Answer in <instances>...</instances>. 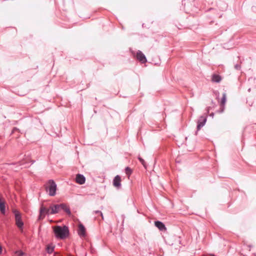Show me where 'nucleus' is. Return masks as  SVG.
I'll return each mask as SVG.
<instances>
[{"instance_id": "1", "label": "nucleus", "mask_w": 256, "mask_h": 256, "mask_svg": "<svg viewBox=\"0 0 256 256\" xmlns=\"http://www.w3.org/2000/svg\"><path fill=\"white\" fill-rule=\"evenodd\" d=\"M54 232L56 238L64 239L69 234L68 228L66 226H56L54 228Z\"/></svg>"}, {"instance_id": "11", "label": "nucleus", "mask_w": 256, "mask_h": 256, "mask_svg": "<svg viewBox=\"0 0 256 256\" xmlns=\"http://www.w3.org/2000/svg\"><path fill=\"white\" fill-rule=\"evenodd\" d=\"M78 234L80 236H84L86 235V228L82 224H79Z\"/></svg>"}, {"instance_id": "26", "label": "nucleus", "mask_w": 256, "mask_h": 256, "mask_svg": "<svg viewBox=\"0 0 256 256\" xmlns=\"http://www.w3.org/2000/svg\"><path fill=\"white\" fill-rule=\"evenodd\" d=\"M16 130H18V129L17 128H14V129L12 130V132H14Z\"/></svg>"}, {"instance_id": "2", "label": "nucleus", "mask_w": 256, "mask_h": 256, "mask_svg": "<svg viewBox=\"0 0 256 256\" xmlns=\"http://www.w3.org/2000/svg\"><path fill=\"white\" fill-rule=\"evenodd\" d=\"M56 184L52 180H50L48 181L46 187V190L50 196L56 195Z\"/></svg>"}, {"instance_id": "18", "label": "nucleus", "mask_w": 256, "mask_h": 256, "mask_svg": "<svg viewBox=\"0 0 256 256\" xmlns=\"http://www.w3.org/2000/svg\"><path fill=\"white\" fill-rule=\"evenodd\" d=\"M93 214H97L102 216V219H104L103 214L100 210H95L93 212Z\"/></svg>"}, {"instance_id": "8", "label": "nucleus", "mask_w": 256, "mask_h": 256, "mask_svg": "<svg viewBox=\"0 0 256 256\" xmlns=\"http://www.w3.org/2000/svg\"><path fill=\"white\" fill-rule=\"evenodd\" d=\"M76 181L78 184H82L86 182V178L84 175L78 174L76 178Z\"/></svg>"}, {"instance_id": "7", "label": "nucleus", "mask_w": 256, "mask_h": 256, "mask_svg": "<svg viewBox=\"0 0 256 256\" xmlns=\"http://www.w3.org/2000/svg\"><path fill=\"white\" fill-rule=\"evenodd\" d=\"M120 182L121 178L120 176L117 175L114 177L113 180V184L115 187L119 188L121 186Z\"/></svg>"}, {"instance_id": "9", "label": "nucleus", "mask_w": 256, "mask_h": 256, "mask_svg": "<svg viewBox=\"0 0 256 256\" xmlns=\"http://www.w3.org/2000/svg\"><path fill=\"white\" fill-rule=\"evenodd\" d=\"M0 211L2 214H5L6 213V206L4 198L0 195Z\"/></svg>"}, {"instance_id": "12", "label": "nucleus", "mask_w": 256, "mask_h": 256, "mask_svg": "<svg viewBox=\"0 0 256 256\" xmlns=\"http://www.w3.org/2000/svg\"><path fill=\"white\" fill-rule=\"evenodd\" d=\"M155 226L157 227L160 230L163 231L166 230L165 225L160 221H156L154 222Z\"/></svg>"}, {"instance_id": "14", "label": "nucleus", "mask_w": 256, "mask_h": 256, "mask_svg": "<svg viewBox=\"0 0 256 256\" xmlns=\"http://www.w3.org/2000/svg\"><path fill=\"white\" fill-rule=\"evenodd\" d=\"M222 80V77L217 74H213L212 76V81L213 82L219 83Z\"/></svg>"}, {"instance_id": "25", "label": "nucleus", "mask_w": 256, "mask_h": 256, "mask_svg": "<svg viewBox=\"0 0 256 256\" xmlns=\"http://www.w3.org/2000/svg\"><path fill=\"white\" fill-rule=\"evenodd\" d=\"M2 253V247L0 245V254H1Z\"/></svg>"}, {"instance_id": "17", "label": "nucleus", "mask_w": 256, "mask_h": 256, "mask_svg": "<svg viewBox=\"0 0 256 256\" xmlns=\"http://www.w3.org/2000/svg\"><path fill=\"white\" fill-rule=\"evenodd\" d=\"M24 254H25L21 250H17L15 252L16 256H23Z\"/></svg>"}, {"instance_id": "5", "label": "nucleus", "mask_w": 256, "mask_h": 256, "mask_svg": "<svg viewBox=\"0 0 256 256\" xmlns=\"http://www.w3.org/2000/svg\"><path fill=\"white\" fill-rule=\"evenodd\" d=\"M206 122V118L204 116H201L198 121L197 130H199L203 127Z\"/></svg>"}, {"instance_id": "13", "label": "nucleus", "mask_w": 256, "mask_h": 256, "mask_svg": "<svg viewBox=\"0 0 256 256\" xmlns=\"http://www.w3.org/2000/svg\"><path fill=\"white\" fill-rule=\"evenodd\" d=\"M61 210H63L66 214L69 216H71V212L70 208L65 204H61Z\"/></svg>"}, {"instance_id": "23", "label": "nucleus", "mask_w": 256, "mask_h": 256, "mask_svg": "<svg viewBox=\"0 0 256 256\" xmlns=\"http://www.w3.org/2000/svg\"><path fill=\"white\" fill-rule=\"evenodd\" d=\"M216 95V98H218V97L219 96V92L218 91L215 92Z\"/></svg>"}, {"instance_id": "15", "label": "nucleus", "mask_w": 256, "mask_h": 256, "mask_svg": "<svg viewBox=\"0 0 256 256\" xmlns=\"http://www.w3.org/2000/svg\"><path fill=\"white\" fill-rule=\"evenodd\" d=\"M226 92H224L222 94V97L221 100L220 105H222V106H224L226 102Z\"/></svg>"}, {"instance_id": "22", "label": "nucleus", "mask_w": 256, "mask_h": 256, "mask_svg": "<svg viewBox=\"0 0 256 256\" xmlns=\"http://www.w3.org/2000/svg\"><path fill=\"white\" fill-rule=\"evenodd\" d=\"M234 68L236 70H240V66L239 64H236L234 65Z\"/></svg>"}, {"instance_id": "19", "label": "nucleus", "mask_w": 256, "mask_h": 256, "mask_svg": "<svg viewBox=\"0 0 256 256\" xmlns=\"http://www.w3.org/2000/svg\"><path fill=\"white\" fill-rule=\"evenodd\" d=\"M125 170L126 174L128 176H130L132 172V170L129 167H126L125 169Z\"/></svg>"}, {"instance_id": "6", "label": "nucleus", "mask_w": 256, "mask_h": 256, "mask_svg": "<svg viewBox=\"0 0 256 256\" xmlns=\"http://www.w3.org/2000/svg\"><path fill=\"white\" fill-rule=\"evenodd\" d=\"M136 58L142 64H144L146 62V57L140 50H138L137 52Z\"/></svg>"}, {"instance_id": "10", "label": "nucleus", "mask_w": 256, "mask_h": 256, "mask_svg": "<svg viewBox=\"0 0 256 256\" xmlns=\"http://www.w3.org/2000/svg\"><path fill=\"white\" fill-rule=\"evenodd\" d=\"M46 212L47 214H50V209L46 208L44 206H41L40 210V216H38V219L40 220L42 218H43L44 216H42V214L44 212Z\"/></svg>"}, {"instance_id": "24", "label": "nucleus", "mask_w": 256, "mask_h": 256, "mask_svg": "<svg viewBox=\"0 0 256 256\" xmlns=\"http://www.w3.org/2000/svg\"><path fill=\"white\" fill-rule=\"evenodd\" d=\"M24 162H18V166H22V165H24Z\"/></svg>"}, {"instance_id": "20", "label": "nucleus", "mask_w": 256, "mask_h": 256, "mask_svg": "<svg viewBox=\"0 0 256 256\" xmlns=\"http://www.w3.org/2000/svg\"><path fill=\"white\" fill-rule=\"evenodd\" d=\"M139 160L140 161V162L142 163V164L144 166H145V162L144 160L140 157H138V158Z\"/></svg>"}, {"instance_id": "16", "label": "nucleus", "mask_w": 256, "mask_h": 256, "mask_svg": "<svg viewBox=\"0 0 256 256\" xmlns=\"http://www.w3.org/2000/svg\"><path fill=\"white\" fill-rule=\"evenodd\" d=\"M54 246L48 245L46 247V252L48 254H52L54 250Z\"/></svg>"}, {"instance_id": "4", "label": "nucleus", "mask_w": 256, "mask_h": 256, "mask_svg": "<svg viewBox=\"0 0 256 256\" xmlns=\"http://www.w3.org/2000/svg\"><path fill=\"white\" fill-rule=\"evenodd\" d=\"M50 214H58L61 210V204L51 206L50 208Z\"/></svg>"}, {"instance_id": "3", "label": "nucleus", "mask_w": 256, "mask_h": 256, "mask_svg": "<svg viewBox=\"0 0 256 256\" xmlns=\"http://www.w3.org/2000/svg\"><path fill=\"white\" fill-rule=\"evenodd\" d=\"M15 216L16 224L22 232L23 230L24 222L22 221L20 213L16 210L14 211Z\"/></svg>"}, {"instance_id": "21", "label": "nucleus", "mask_w": 256, "mask_h": 256, "mask_svg": "<svg viewBox=\"0 0 256 256\" xmlns=\"http://www.w3.org/2000/svg\"><path fill=\"white\" fill-rule=\"evenodd\" d=\"M224 106H222V105H220V110L218 112L220 113H222L224 112Z\"/></svg>"}]
</instances>
